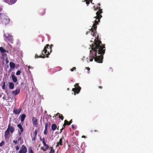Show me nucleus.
Masks as SVG:
<instances>
[{
	"label": "nucleus",
	"instance_id": "obj_22",
	"mask_svg": "<svg viewBox=\"0 0 153 153\" xmlns=\"http://www.w3.org/2000/svg\"><path fill=\"white\" fill-rule=\"evenodd\" d=\"M14 85L13 83L12 82L9 83V89H13L14 88Z\"/></svg>",
	"mask_w": 153,
	"mask_h": 153
},
{
	"label": "nucleus",
	"instance_id": "obj_10",
	"mask_svg": "<svg viewBox=\"0 0 153 153\" xmlns=\"http://www.w3.org/2000/svg\"><path fill=\"white\" fill-rule=\"evenodd\" d=\"M10 123L7 130H8L9 132L12 134L15 131V128L13 127L10 126Z\"/></svg>",
	"mask_w": 153,
	"mask_h": 153
},
{
	"label": "nucleus",
	"instance_id": "obj_23",
	"mask_svg": "<svg viewBox=\"0 0 153 153\" xmlns=\"http://www.w3.org/2000/svg\"><path fill=\"white\" fill-rule=\"evenodd\" d=\"M51 127L52 130L54 131L57 128V126L56 124H53L52 125Z\"/></svg>",
	"mask_w": 153,
	"mask_h": 153
},
{
	"label": "nucleus",
	"instance_id": "obj_4",
	"mask_svg": "<svg viewBox=\"0 0 153 153\" xmlns=\"http://www.w3.org/2000/svg\"><path fill=\"white\" fill-rule=\"evenodd\" d=\"M0 18L2 24L6 25L9 23L10 19L5 14L0 13Z\"/></svg>",
	"mask_w": 153,
	"mask_h": 153
},
{
	"label": "nucleus",
	"instance_id": "obj_26",
	"mask_svg": "<svg viewBox=\"0 0 153 153\" xmlns=\"http://www.w3.org/2000/svg\"><path fill=\"white\" fill-rule=\"evenodd\" d=\"M21 71L20 70H19L16 72V74L17 75H20L21 74Z\"/></svg>",
	"mask_w": 153,
	"mask_h": 153
},
{
	"label": "nucleus",
	"instance_id": "obj_30",
	"mask_svg": "<svg viewBox=\"0 0 153 153\" xmlns=\"http://www.w3.org/2000/svg\"><path fill=\"white\" fill-rule=\"evenodd\" d=\"M53 46V45H50V47H49V48L48 49H49L50 50V52H49V53H50L52 51V47Z\"/></svg>",
	"mask_w": 153,
	"mask_h": 153
},
{
	"label": "nucleus",
	"instance_id": "obj_40",
	"mask_svg": "<svg viewBox=\"0 0 153 153\" xmlns=\"http://www.w3.org/2000/svg\"><path fill=\"white\" fill-rule=\"evenodd\" d=\"M21 137H19L18 139V141H21Z\"/></svg>",
	"mask_w": 153,
	"mask_h": 153
},
{
	"label": "nucleus",
	"instance_id": "obj_46",
	"mask_svg": "<svg viewBox=\"0 0 153 153\" xmlns=\"http://www.w3.org/2000/svg\"><path fill=\"white\" fill-rule=\"evenodd\" d=\"M1 10H2V9L0 7V12H1Z\"/></svg>",
	"mask_w": 153,
	"mask_h": 153
},
{
	"label": "nucleus",
	"instance_id": "obj_27",
	"mask_svg": "<svg viewBox=\"0 0 153 153\" xmlns=\"http://www.w3.org/2000/svg\"><path fill=\"white\" fill-rule=\"evenodd\" d=\"M48 123H46L45 125V130H48Z\"/></svg>",
	"mask_w": 153,
	"mask_h": 153
},
{
	"label": "nucleus",
	"instance_id": "obj_52",
	"mask_svg": "<svg viewBox=\"0 0 153 153\" xmlns=\"http://www.w3.org/2000/svg\"><path fill=\"white\" fill-rule=\"evenodd\" d=\"M85 137V136H82V137Z\"/></svg>",
	"mask_w": 153,
	"mask_h": 153
},
{
	"label": "nucleus",
	"instance_id": "obj_44",
	"mask_svg": "<svg viewBox=\"0 0 153 153\" xmlns=\"http://www.w3.org/2000/svg\"><path fill=\"white\" fill-rule=\"evenodd\" d=\"M99 88L102 89V86H99Z\"/></svg>",
	"mask_w": 153,
	"mask_h": 153
},
{
	"label": "nucleus",
	"instance_id": "obj_25",
	"mask_svg": "<svg viewBox=\"0 0 153 153\" xmlns=\"http://www.w3.org/2000/svg\"><path fill=\"white\" fill-rule=\"evenodd\" d=\"M2 88L3 90H4L5 89V82L4 81L3 82V85L2 86Z\"/></svg>",
	"mask_w": 153,
	"mask_h": 153
},
{
	"label": "nucleus",
	"instance_id": "obj_43",
	"mask_svg": "<svg viewBox=\"0 0 153 153\" xmlns=\"http://www.w3.org/2000/svg\"><path fill=\"white\" fill-rule=\"evenodd\" d=\"M64 129V128H62L60 129V133H61L62 131V130Z\"/></svg>",
	"mask_w": 153,
	"mask_h": 153
},
{
	"label": "nucleus",
	"instance_id": "obj_19",
	"mask_svg": "<svg viewBox=\"0 0 153 153\" xmlns=\"http://www.w3.org/2000/svg\"><path fill=\"white\" fill-rule=\"evenodd\" d=\"M11 76L13 82L14 83L16 82L17 81V78L14 75H13L12 74H11Z\"/></svg>",
	"mask_w": 153,
	"mask_h": 153
},
{
	"label": "nucleus",
	"instance_id": "obj_15",
	"mask_svg": "<svg viewBox=\"0 0 153 153\" xmlns=\"http://www.w3.org/2000/svg\"><path fill=\"white\" fill-rule=\"evenodd\" d=\"M22 109L21 108H19L18 109H14L13 111V112L15 114H19L20 113Z\"/></svg>",
	"mask_w": 153,
	"mask_h": 153
},
{
	"label": "nucleus",
	"instance_id": "obj_29",
	"mask_svg": "<svg viewBox=\"0 0 153 153\" xmlns=\"http://www.w3.org/2000/svg\"><path fill=\"white\" fill-rule=\"evenodd\" d=\"M28 153H34L33 150L31 148L29 149Z\"/></svg>",
	"mask_w": 153,
	"mask_h": 153
},
{
	"label": "nucleus",
	"instance_id": "obj_9",
	"mask_svg": "<svg viewBox=\"0 0 153 153\" xmlns=\"http://www.w3.org/2000/svg\"><path fill=\"white\" fill-rule=\"evenodd\" d=\"M32 121L33 126L35 127H36L38 124V119L34 117H33L32 119Z\"/></svg>",
	"mask_w": 153,
	"mask_h": 153
},
{
	"label": "nucleus",
	"instance_id": "obj_48",
	"mask_svg": "<svg viewBox=\"0 0 153 153\" xmlns=\"http://www.w3.org/2000/svg\"><path fill=\"white\" fill-rule=\"evenodd\" d=\"M94 131L95 132H97V130H94Z\"/></svg>",
	"mask_w": 153,
	"mask_h": 153
},
{
	"label": "nucleus",
	"instance_id": "obj_31",
	"mask_svg": "<svg viewBox=\"0 0 153 153\" xmlns=\"http://www.w3.org/2000/svg\"><path fill=\"white\" fill-rule=\"evenodd\" d=\"M64 122L65 123L66 122V125L68 126H69L70 125H69L68 124L69 123V122H68V121H67V120H65L64 121Z\"/></svg>",
	"mask_w": 153,
	"mask_h": 153
},
{
	"label": "nucleus",
	"instance_id": "obj_53",
	"mask_svg": "<svg viewBox=\"0 0 153 153\" xmlns=\"http://www.w3.org/2000/svg\"><path fill=\"white\" fill-rule=\"evenodd\" d=\"M40 140H41V139H42V138H41V137H40Z\"/></svg>",
	"mask_w": 153,
	"mask_h": 153
},
{
	"label": "nucleus",
	"instance_id": "obj_1",
	"mask_svg": "<svg viewBox=\"0 0 153 153\" xmlns=\"http://www.w3.org/2000/svg\"><path fill=\"white\" fill-rule=\"evenodd\" d=\"M90 46L91 50L90 51L89 61L92 62L94 59L95 62L102 63L103 55L105 52V45L102 44L101 42L96 38L94 44Z\"/></svg>",
	"mask_w": 153,
	"mask_h": 153
},
{
	"label": "nucleus",
	"instance_id": "obj_20",
	"mask_svg": "<svg viewBox=\"0 0 153 153\" xmlns=\"http://www.w3.org/2000/svg\"><path fill=\"white\" fill-rule=\"evenodd\" d=\"M42 143L43 144V145L47 149H48L49 148V146L46 143L45 141V139L44 138H42Z\"/></svg>",
	"mask_w": 153,
	"mask_h": 153
},
{
	"label": "nucleus",
	"instance_id": "obj_39",
	"mask_svg": "<svg viewBox=\"0 0 153 153\" xmlns=\"http://www.w3.org/2000/svg\"><path fill=\"white\" fill-rule=\"evenodd\" d=\"M72 120H71L69 121V123L68 124L69 125H70L72 123Z\"/></svg>",
	"mask_w": 153,
	"mask_h": 153
},
{
	"label": "nucleus",
	"instance_id": "obj_21",
	"mask_svg": "<svg viewBox=\"0 0 153 153\" xmlns=\"http://www.w3.org/2000/svg\"><path fill=\"white\" fill-rule=\"evenodd\" d=\"M9 65L10 68L12 69H14L15 68V65L13 62H10Z\"/></svg>",
	"mask_w": 153,
	"mask_h": 153
},
{
	"label": "nucleus",
	"instance_id": "obj_18",
	"mask_svg": "<svg viewBox=\"0 0 153 153\" xmlns=\"http://www.w3.org/2000/svg\"><path fill=\"white\" fill-rule=\"evenodd\" d=\"M59 116V117L62 120H63L64 118L62 114H60V113H58L57 114L54 115V116L53 117H56V116Z\"/></svg>",
	"mask_w": 153,
	"mask_h": 153
},
{
	"label": "nucleus",
	"instance_id": "obj_5",
	"mask_svg": "<svg viewBox=\"0 0 153 153\" xmlns=\"http://www.w3.org/2000/svg\"><path fill=\"white\" fill-rule=\"evenodd\" d=\"M75 88L72 89V91L74 92V95H76V94H78L80 92L81 88L79 85L78 83H76L74 85Z\"/></svg>",
	"mask_w": 153,
	"mask_h": 153
},
{
	"label": "nucleus",
	"instance_id": "obj_34",
	"mask_svg": "<svg viewBox=\"0 0 153 153\" xmlns=\"http://www.w3.org/2000/svg\"><path fill=\"white\" fill-rule=\"evenodd\" d=\"M76 69V68L75 67H74L72 68L70 70L71 71H73L74 70Z\"/></svg>",
	"mask_w": 153,
	"mask_h": 153
},
{
	"label": "nucleus",
	"instance_id": "obj_32",
	"mask_svg": "<svg viewBox=\"0 0 153 153\" xmlns=\"http://www.w3.org/2000/svg\"><path fill=\"white\" fill-rule=\"evenodd\" d=\"M13 143H14L16 144L19 143V142H18V141H17V140H13Z\"/></svg>",
	"mask_w": 153,
	"mask_h": 153
},
{
	"label": "nucleus",
	"instance_id": "obj_42",
	"mask_svg": "<svg viewBox=\"0 0 153 153\" xmlns=\"http://www.w3.org/2000/svg\"><path fill=\"white\" fill-rule=\"evenodd\" d=\"M71 128L72 129H74V125H72L71 126Z\"/></svg>",
	"mask_w": 153,
	"mask_h": 153
},
{
	"label": "nucleus",
	"instance_id": "obj_28",
	"mask_svg": "<svg viewBox=\"0 0 153 153\" xmlns=\"http://www.w3.org/2000/svg\"><path fill=\"white\" fill-rule=\"evenodd\" d=\"M55 151L52 147L51 148V150L50 151V153H54Z\"/></svg>",
	"mask_w": 153,
	"mask_h": 153
},
{
	"label": "nucleus",
	"instance_id": "obj_36",
	"mask_svg": "<svg viewBox=\"0 0 153 153\" xmlns=\"http://www.w3.org/2000/svg\"><path fill=\"white\" fill-rule=\"evenodd\" d=\"M19 147L18 146H17L16 147V150L17 151L19 149Z\"/></svg>",
	"mask_w": 153,
	"mask_h": 153
},
{
	"label": "nucleus",
	"instance_id": "obj_49",
	"mask_svg": "<svg viewBox=\"0 0 153 153\" xmlns=\"http://www.w3.org/2000/svg\"><path fill=\"white\" fill-rule=\"evenodd\" d=\"M85 1H90V0H85Z\"/></svg>",
	"mask_w": 153,
	"mask_h": 153
},
{
	"label": "nucleus",
	"instance_id": "obj_35",
	"mask_svg": "<svg viewBox=\"0 0 153 153\" xmlns=\"http://www.w3.org/2000/svg\"><path fill=\"white\" fill-rule=\"evenodd\" d=\"M47 130H44V134L45 135H47Z\"/></svg>",
	"mask_w": 153,
	"mask_h": 153
},
{
	"label": "nucleus",
	"instance_id": "obj_14",
	"mask_svg": "<svg viewBox=\"0 0 153 153\" xmlns=\"http://www.w3.org/2000/svg\"><path fill=\"white\" fill-rule=\"evenodd\" d=\"M37 133V130L35 129L34 131V134L33 136H31L32 139L33 141H35L36 139V136Z\"/></svg>",
	"mask_w": 153,
	"mask_h": 153
},
{
	"label": "nucleus",
	"instance_id": "obj_6",
	"mask_svg": "<svg viewBox=\"0 0 153 153\" xmlns=\"http://www.w3.org/2000/svg\"><path fill=\"white\" fill-rule=\"evenodd\" d=\"M4 36L9 42L13 43V36L11 34L6 33L4 34Z\"/></svg>",
	"mask_w": 153,
	"mask_h": 153
},
{
	"label": "nucleus",
	"instance_id": "obj_51",
	"mask_svg": "<svg viewBox=\"0 0 153 153\" xmlns=\"http://www.w3.org/2000/svg\"><path fill=\"white\" fill-rule=\"evenodd\" d=\"M88 32L90 33V31L87 32V33H88Z\"/></svg>",
	"mask_w": 153,
	"mask_h": 153
},
{
	"label": "nucleus",
	"instance_id": "obj_7",
	"mask_svg": "<svg viewBox=\"0 0 153 153\" xmlns=\"http://www.w3.org/2000/svg\"><path fill=\"white\" fill-rule=\"evenodd\" d=\"M27 152L26 147L25 145H23L19 151V153H26Z\"/></svg>",
	"mask_w": 153,
	"mask_h": 153
},
{
	"label": "nucleus",
	"instance_id": "obj_47",
	"mask_svg": "<svg viewBox=\"0 0 153 153\" xmlns=\"http://www.w3.org/2000/svg\"><path fill=\"white\" fill-rule=\"evenodd\" d=\"M2 97V95L1 94H0V97Z\"/></svg>",
	"mask_w": 153,
	"mask_h": 153
},
{
	"label": "nucleus",
	"instance_id": "obj_33",
	"mask_svg": "<svg viewBox=\"0 0 153 153\" xmlns=\"http://www.w3.org/2000/svg\"><path fill=\"white\" fill-rule=\"evenodd\" d=\"M4 144V141H2L0 143V147L2 146Z\"/></svg>",
	"mask_w": 153,
	"mask_h": 153
},
{
	"label": "nucleus",
	"instance_id": "obj_50",
	"mask_svg": "<svg viewBox=\"0 0 153 153\" xmlns=\"http://www.w3.org/2000/svg\"><path fill=\"white\" fill-rule=\"evenodd\" d=\"M98 5L100 6V4L99 3H98Z\"/></svg>",
	"mask_w": 153,
	"mask_h": 153
},
{
	"label": "nucleus",
	"instance_id": "obj_3",
	"mask_svg": "<svg viewBox=\"0 0 153 153\" xmlns=\"http://www.w3.org/2000/svg\"><path fill=\"white\" fill-rule=\"evenodd\" d=\"M50 46V45L49 44H47L43 50L42 51V55H43V56H42V55L38 56V55L36 54L35 57L37 58H44L45 57V56L46 57H48V56L50 54V53H49V51H48L47 49H48V48Z\"/></svg>",
	"mask_w": 153,
	"mask_h": 153
},
{
	"label": "nucleus",
	"instance_id": "obj_12",
	"mask_svg": "<svg viewBox=\"0 0 153 153\" xmlns=\"http://www.w3.org/2000/svg\"><path fill=\"white\" fill-rule=\"evenodd\" d=\"M20 88H18V89H16L15 90L13 91L12 92V94L14 96H16L20 93Z\"/></svg>",
	"mask_w": 153,
	"mask_h": 153
},
{
	"label": "nucleus",
	"instance_id": "obj_37",
	"mask_svg": "<svg viewBox=\"0 0 153 153\" xmlns=\"http://www.w3.org/2000/svg\"><path fill=\"white\" fill-rule=\"evenodd\" d=\"M66 125H66V123H65L64 122V124H63V126H62V128H65V126H66Z\"/></svg>",
	"mask_w": 153,
	"mask_h": 153
},
{
	"label": "nucleus",
	"instance_id": "obj_41",
	"mask_svg": "<svg viewBox=\"0 0 153 153\" xmlns=\"http://www.w3.org/2000/svg\"><path fill=\"white\" fill-rule=\"evenodd\" d=\"M86 68L88 71H89L90 70V68L88 67H86Z\"/></svg>",
	"mask_w": 153,
	"mask_h": 153
},
{
	"label": "nucleus",
	"instance_id": "obj_13",
	"mask_svg": "<svg viewBox=\"0 0 153 153\" xmlns=\"http://www.w3.org/2000/svg\"><path fill=\"white\" fill-rule=\"evenodd\" d=\"M10 133L8 130H6L4 132V138L6 139H8L9 138Z\"/></svg>",
	"mask_w": 153,
	"mask_h": 153
},
{
	"label": "nucleus",
	"instance_id": "obj_54",
	"mask_svg": "<svg viewBox=\"0 0 153 153\" xmlns=\"http://www.w3.org/2000/svg\"><path fill=\"white\" fill-rule=\"evenodd\" d=\"M50 117H51V115H50Z\"/></svg>",
	"mask_w": 153,
	"mask_h": 153
},
{
	"label": "nucleus",
	"instance_id": "obj_24",
	"mask_svg": "<svg viewBox=\"0 0 153 153\" xmlns=\"http://www.w3.org/2000/svg\"><path fill=\"white\" fill-rule=\"evenodd\" d=\"M0 51L2 53H4L6 52V51L3 47H0Z\"/></svg>",
	"mask_w": 153,
	"mask_h": 153
},
{
	"label": "nucleus",
	"instance_id": "obj_17",
	"mask_svg": "<svg viewBox=\"0 0 153 153\" xmlns=\"http://www.w3.org/2000/svg\"><path fill=\"white\" fill-rule=\"evenodd\" d=\"M20 117L21 118V122L23 123V122L26 117V115L25 114H23L22 115H20Z\"/></svg>",
	"mask_w": 153,
	"mask_h": 153
},
{
	"label": "nucleus",
	"instance_id": "obj_8",
	"mask_svg": "<svg viewBox=\"0 0 153 153\" xmlns=\"http://www.w3.org/2000/svg\"><path fill=\"white\" fill-rule=\"evenodd\" d=\"M17 0H4V1L9 5H11L15 3Z\"/></svg>",
	"mask_w": 153,
	"mask_h": 153
},
{
	"label": "nucleus",
	"instance_id": "obj_45",
	"mask_svg": "<svg viewBox=\"0 0 153 153\" xmlns=\"http://www.w3.org/2000/svg\"><path fill=\"white\" fill-rule=\"evenodd\" d=\"M90 1L91 2V3H92V1L91 0H90Z\"/></svg>",
	"mask_w": 153,
	"mask_h": 153
},
{
	"label": "nucleus",
	"instance_id": "obj_38",
	"mask_svg": "<svg viewBox=\"0 0 153 153\" xmlns=\"http://www.w3.org/2000/svg\"><path fill=\"white\" fill-rule=\"evenodd\" d=\"M86 1V4H87V5H88L90 3V1Z\"/></svg>",
	"mask_w": 153,
	"mask_h": 153
},
{
	"label": "nucleus",
	"instance_id": "obj_11",
	"mask_svg": "<svg viewBox=\"0 0 153 153\" xmlns=\"http://www.w3.org/2000/svg\"><path fill=\"white\" fill-rule=\"evenodd\" d=\"M17 126L20 129V131L19 130L18 131V134L20 136L22 134V133L24 131L23 129L22 126V125L20 123L18 124Z\"/></svg>",
	"mask_w": 153,
	"mask_h": 153
},
{
	"label": "nucleus",
	"instance_id": "obj_2",
	"mask_svg": "<svg viewBox=\"0 0 153 153\" xmlns=\"http://www.w3.org/2000/svg\"><path fill=\"white\" fill-rule=\"evenodd\" d=\"M98 9L99 10L96 13L97 16L94 17V18L96 19L95 20L94 23L93 24L92 27L90 30V31H91V35L93 36H94L95 33L97 32V25H98L99 22H100V19L102 17L101 15L102 13V10L100 9V7H97L95 10H97Z\"/></svg>",
	"mask_w": 153,
	"mask_h": 153
},
{
	"label": "nucleus",
	"instance_id": "obj_16",
	"mask_svg": "<svg viewBox=\"0 0 153 153\" xmlns=\"http://www.w3.org/2000/svg\"><path fill=\"white\" fill-rule=\"evenodd\" d=\"M63 137L60 139L59 140V142L57 143V145L56 146V147L59 146V145L62 146L63 143Z\"/></svg>",
	"mask_w": 153,
	"mask_h": 153
}]
</instances>
